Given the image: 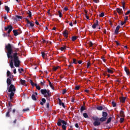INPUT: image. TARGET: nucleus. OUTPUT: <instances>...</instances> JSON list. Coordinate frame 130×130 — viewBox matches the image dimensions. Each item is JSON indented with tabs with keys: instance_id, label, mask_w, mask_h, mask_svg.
I'll return each mask as SVG.
<instances>
[{
	"instance_id": "6",
	"label": "nucleus",
	"mask_w": 130,
	"mask_h": 130,
	"mask_svg": "<svg viewBox=\"0 0 130 130\" xmlns=\"http://www.w3.org/2000/svg\"><path fill=\"white\" fill-rule=\"evenodd\" d=\"M22 16L19 15H16L15 18H14V21L15 22H18V21H21L22 20Z\"/></svg>"
},
{
	"instance_id": "29",
	"label": "nucleus",
	"mask_w": 130,
	"mask_h": 130,
	"mask_svg": "<svg viewBox=\"0 0 130 130\" xmlns=\"http://www.w3.org/2000/svg\"><path fill=\"white\" fill-rule=\"evenodd\" d=\"M77 38H78V37H77V36H73L72 37V41H76V40H77Z\"/></svg>"
},
{
	"instance_id": "23",
	"label": "nucleus",
	"mask_w": 130,
	"mask_h": 130,
	"mask_svg": "<svg viewBox=\"0 0 130 130\" xmlns=\"http://www.w3.org/2000/svg\"><path fill=\"white\" fill-rule=\"evenodd\" d=\"M83 115L84 118H89V116H88V114H87V113H84Z\"/></svg>"
},
{
	"instance_id": "55",
	"label": "nucleus",
	"mask_w": 130,
	"mask_h": 130,
	"mask_svg": "<svg viewBox=\"0 0 130 130\" xmlns=\"http://www.w3.org/2000/svg\"><path fill=\"white\" fill-rule=\"evenodd\" d=\"M30 84H31V86H32V87H34V85L35 83H34V82H33V81H32V80H30Z\"/></svg>"
},
{
	"instance_id": "18",
	"label": "nucleus",
	"mask_w": 130,
	"mask_h": 130,
	"mask_svg": "<svg viewBox=\"0 0 130 130\" xmlns=\"http://www.w3.org/2000/svg\"><path fill=\"white\" fill-rule=\"evenodd\" d=\"M46 102V100L45 99L43 98L42 99V102H40L41 105H44V103Z\"/></svg>"
},
{
	"instance_id": "4",
	"label": "nucleus",
	"mask_w": 130,
	"mask_h": 130,
	"mask_svg": "<svg viewBox=\"0 0 130 130\" xmlns=\"http://www.w3.org/2000/svg\"><path fill=\"white\" fill-rule=\"evenodd\" d=\"M5 31H8H8L7 32L8 34H4V37H7V36L9 37V36H10V33H11V32H12V30H13V26L11 25H8L7 27H5Z\"/></svg>"
},
{
	"instance_id": "37",
	"label": "nucleus",
	"mask_w": 130,
	"mask_h": 130,
	"mask_svg": "<svg viewBox=\"0 0 130 130\" xmlns=\"http://www.w3.org/2000/svg\"><path fill=\"white\" fill-rule=\"evenodd\" d=\"M100 18H103L104 17V13L102 12L101 15H99Z\"/></svg>"
},
{
	"instance_id": "61",
	"label": "nucleus",
	"mask_w": 130,
	"mask_h": 130,
	"mask_svg": "<svg viewBox=\"0 0 130 130\" xmlns=\"http://www.w3.org/2000/svg\"><path fill=\"white\" fill-rule=\"evenodd\" d=\"M96 23H94L96 26H99V23L98 22V20H96Z\"/></svg>"
},
{
	"instance_id": "41",
	"label": "nucleus",
	"mask_w": 130,
	"mask_h": 130,
	"mask_svg": "<svg viewBox=\"0 0 130 130\" xmlns=\"http://www.w3.org/2000/svg\"><path fill=\"white\" fill-rule=\"evenodd\" d=\"M73 63H75V64H77V63H78V62H77V59L74 58Z\"/></svg>"
},
{
	"instance_id": "16",
	"label": "nucleus",
	"mask_w": 130,
	"mask_h": 130,
	"mask_svg": "<svg viewBox=\"0 0 130 130\" xmlns=\"http://www.w3.org/2000/svg\"><path fill=\"white\" fill-rule=\"evenodd\" d=\"M107 119V118L103 117L101 118H99V121H101L102 122H103L104 121H106Z\"/></svg>"
},
{
	"instance_id": "50",
	"label": "nucleus",
	"mask_w": 130,
	"mask_h": 130,
	"mask_svg": "<svg viewBox=\"0 0 130 130\" xmlns=\"http://www.w3.org/2000/svg\"><path fill=\"white\" fill-rule=\"evenodd\" d=\"M75 90H80V86H76Z\"/></svg>"
},
{
	"instance_id": "13",
	"label": "nucleus",
	"mask_w": 130,
	"mask_h": 130,
	"mask_svg": "<svg viewBox=\"0 0 130 130\" xmlns=\"http://www.w3.org/2000/svg\"><path fill=\"white\" fill-rule=\"evenodd\" d=\"M48 82H49V85L50 88H51L52 90H54V87L53 86V85H52V83H51V82H50V80L49 79H48Z\"/></svg>"
},
{
	"instance_id": "38",
	"label": "nucleus",
	"mask_w": 130,
	"mask_h": 130,
	"mask_svg": "<svg viewBox=\"0 0 130 130\" xmlns=\"http://www.w3.org/2000/svg\"><path fill=\"white\" fill-rule=\"evenodd\" d=\"M112 104L113 107H115L116 106V102H112Z\"/></svg>"
},
{
	"instance_id": "49",
	"label": "nucleus",
	"mask_w": 130,
	"mask_h": 130,
	"mask_svg": "<svg viewBox=\"0 0 130 130\" xmlns=\"http://www.w3.org/2000/svg\"><path fill=\"white\" fill-rule=\"evenodd\" d=\"M97 25L96 24H95L94 23L92 25V28H93V29H96V26Z\"/></svg>"
},
{
	"instance_id": "52",
	"label": "nucleus",
	"mask_w": 130,
	"mask_h": 130,
	"mask_svg": "<svg viewBox=\"0 0 130 130\" xmlns=\"http://www.w3.org/2000/svg\"><path fill=\"white\" fill-rule=\"evenodd\" d=\"M3 18H4V20H7V19H8L7 15L6 14H5Z\"/></svg>"
},
{
	"instance_id": "21",
	"label": "nucleus",
	"mask_w": 130,
	"mask_h": 130,
	"mask_svg": "<svg viewBox=\"0 0 130 130\" xmlns=\"http://www.w3.org/2000/svg\"><path fill=\"white\" fill-rule=\"evenodd\" d=\"M112 119V118L109 117L107 122L105 123V124H108V123H110L111 122V120Z\"/></svg>"
},
{
	"instance_id": "31",
	"label": "nucleus",
	"mask_w": 130,
	"mask_h": 130,
	"mask_svg": "<svg viewBox=\"0 0 130 130\" xmlns=\"http://www.w3.org/2000/svg\"><path fill=\"white\" fill-rule=\"evenodd\" d=\"M29 110H30V109H29V108H25V109H23V110H22V111H23V112H27V111H29Z\"/></svg>"
},
{
	"instance_id": "28",
	"label": "nucleus",
	"mask_w": 130,
	"mask_h": 130,
	"mask_svg": "<svg viewBox=\"0 0 130 130\" xmlns=\"http://www.w3.org/2000/svg\"><path fill=\"white\" fill-rule=\"evenodd\" d=\"M5 8L7 13H9L10 12V8L8 6H5Z\"/></svg>"
},
{
	"instance_id": "2",
	"label": "nucleus",
	"mask_w": 130,
	"mask_h": 130,
	"mask_svg": "<svg viewBox=\"0 0 130 130\" xmlns=\"http://www.w3.org/2000/svg\"><path fill=\"white\" fill-rule=\"evenodd\" d=\"M7 90L9 93H10L9 94V98L10 100H12L15 96V93L16 92V87L13 84H11L9 86L7 87Z\"/></svg>"
},
{
	"instance_id": "45",
	"label": "nucleus",
	"mask_w": 130,
	"mask_h": 130,
	"mask_svg": "<svg viewBox=\"0 0 130 130\" xmlns=\"http://www.w3.org/2000/svg\"><path fill=\"white\" fill-rule=\"evenodd\" d=\"M35 24H36L37 26H39V22L37 21V20L36 19H35Z\"/></svg>"
},
{
	"instance_id": "63",
	"label": "nucleus",
	"mask_w": 130,
	"mask_h": 130,
	"mask_svg": "<svg viewBox=\"0 0 130 130\" xmlns=\"http://www.w3.org/2000/svg\"><path fill=\"white\" fill-rule=\"evenodd\" d=\"M46 106L47 108H49V103H47Z\"/></svg>"
},
{
	"instance_id": "39",
	"label": "nucleus",
	"mask_w": 130,
	"mask_h": 130,
	"mask_svg": "<svg viewBox=\"0 0 130 130\" xmlns=\"http://www.w3.org/2000/svg\"><path fill=\"white\" fill-rule=\"evenodd\" d=\"M28 16L29 18H31V17H32V13L31 12V11H28Z\"/></svg>"
},
{
	"instance_id": "62",
	"label": "nucleus",
	"mask_w": 130,
	"mask_h": 130,
	"mask_svg": "<svg viewBox=\"0 0 130 130\" xmlns=\"http://www.w3.org/2000/svg\"><path fill=\"white\" fill-rule=\"evenodd\" d=\"M128 14H130V10L127 11V12L125 14V16L127 15H128Z\"/></svg>"
},
{
	"instance_id": "8",
	"label": "nucleus",
	"mask_w": 130,
	"mask_h": 130,
	"mask_svg": "<svg viewBox=\"0 0 130 130\" xmlns=\"http://www.w3.org/2000/svg\"><path fill=\"white\" fill-rule=\"evenodd\" d=\"M51 96V92H50V90H47V94H45L44 97L45 98H47V97H50Z\"/></svg>"
},
{
	"instance_id": "59",
	"label": "nucleus",
	"mask_w": 130,
	"mask_h": 130,
	"mask_svg": "<svg viewBox=\"0 0 130 130\" xmlns=\"http://www.w3.org/2000/svg\"><path fill=\"white\" fill-rule=\"evenodd\" d=\"M36 88L37 89V90H40L41 89V87H40V86L38 85L37 87H36Z\"/></svg>"
},
{
	"instance_id": "32",
	"label": "nucleus",
	"mask_w": 130,
	"mask_h": 130,
	"mask_svg": "<svg viewBox=\"0 0 130 130\" xmlns=\"http://www.w3.org/2000/svg\"><path fill=\"white\" fill-rule=\"evenodd\" d=\"M6 117H11V115L10 114V112H7L6 114Z\"/></svg>"
},
{
	"instance_id": "35",
	"label": "nucleus",
	"mask_w": 130,
	"mask_h": 130,
	"mask_svg": "<svg viewBox=\"0 0 130 130\" xmlns=\"http://www.w3.org/2000/svg\"><path fill=\"white\" fill-rule=\"evenodd\" d=\"M58 100L59 101V105H60V106H61V104H62V102H61V100H60V99L58 98Z\"/></svg>"
},
{
	"instance_id": "53",
	"label": "nucleus",
	"mask_w": 130,
	"mask_h": 130,
	"mask_svg": "<svg viewBox=\"0 0 130 130\" xmlns=\"http://www.w3.org/2000/svg\"><path fill=\"white\" fill-rule=\"evenodd\" d=\"M90 66H91V63L90 62H87V68H88Z\"/></svg>"
},
{
	"instance_id": "19",
	"label": "nucleus",
	"mask_w": 130,
	"mask_h": 130,
	"mask_svg": "<svg viewBox=\"0 0 130 130\" xmlns=\"http://www.w3.org/2000/svg\"><path fill=\"white\" fill-rule=\"evenodd\" d=\"M31 99L34 100V101H37V99L36 98V96H35V94H32L31 95Z\"/></svg>"
},
{
	"instance_id": "54",
	"label": "nucleus",
	"mask_w": 130,
	"mask_h": 130,
	"mask_svg": "<svg viewBox=\"0 0 130 130\" xmlns=\"http://www.w3.org/2000/svg\"><path fill=\"white\" fill-rule=\"evenodd\" d=\"M124 120V118H120V123H122V122H123V121Z\"/></svg>"
},
{
	"instance_id": "47",
	"label": "nucleus",
	"mask_w": 130,
	"mask_h": 130,
	"mask_svg": "<svg viewBox=\"0 0 130 130\" xmlns=\"http://www.w3.org/2000/svg\"><path fill=\"white\" fill-rule=\"evenodd\" d=\"M66 92H67V89H63L62 90V94H66Z\"/></svg>"
},
{
	"instance_id": "1",
	"label": "nucleus",
	"mask_w": 130,
	"mask_h": 130,
	"mask_svg": "<svg viewBox=\"0 0 130 130\" xmlns=\"http://www.w3.org/2000/svg\"><path fill=\"white\" fill-rule=\"evenodd\" d=\"M5 49L7 50V55L8 58H11L10 63L9 64L11 69H15L16 68H19L20 64H21V60L20 58L18 56V51L19 49L13 48V45L9 43L5 45ZM14 64L15 67L14 66Z\"/></svg>"
},
{
	"instance_id": "43",
	"label": "nucleus",
	"mask_w": 130,
	"mask_h": 130,
	"mask_svg": "<svg viewBox=\"0 0 130 130\" xmlns=\"http://www.w3.org/2000/svg\"><path fill=\"white\" fill-rule=\"evenodd\" d=\"M11 111H12V107H9L8 108L7 112H9V113H10V112H11Z\"/></svg>"
},
{
	"instance_id": "58",
	"label": "nucleus",
	"mask_w": 130,
	"mask_h": 130,
	"mask_svg": "<svg viewBox=\"0 0 130 130\" xmlns=\"http://www.w3.org/2000/svg\"><path fill=\"white\" fill-rule=\"evenodd\" d=\"M43 43H48V41L43 39Z\"/></svg>"
},
{
	"instance_id": "17",
	"label": "nucleus",
	"mask_w": 130,
	"mask_h": 130,
	"mask_svg": "<svg viewBox=\"0 0 130 130\" xmlns=\"http://www.w3.org/2000/svg\"><path fill=\"white\" fill-rule=\"evenodd\" d=\"M120 115L121 117H125V115H124V112L123 111L121 110L120 111Z\"/></svg>"
},
{
	"instance_id": "56",
	"label": "nucleus",
	"mask_w": 130,
	"mask_h": 130,
	"mask_svg": "<svg viewBox=\"0 0 130 130\" xmlns=\"http://www.w3.org/2000/svg\"><path fill=\"white\" fill-rule=\"evenodd\" d=\"M63 34L67 35V34H69V33L68 32L67 30H65L63 31Z\"/></svg>"
},
{
	"instance_id": "57",
	"label": "nucleus",
	"mask_w": 130,
	"mask_h": 130,
	"mask_svg": "<svg viewBox=\"0 0 130 130\" xmlns=\"http://www.w3.org/2000/svg\"><path fill=\"white\" fill-rule=\"evenodd\" d=\"M63 36H64V37H66V38H68V36H69V34H63Z\"/></svg>"
},
{
	"instance_id": "20",
	"label": "nucleus",
	"mask_w": 130,
	"mask_h": 130,
	"mask_svg": "<svg viewBox=\"0 0 130 130\" xmlns=\"http://www.w3.org/2000/svg\"><path fill=\"white\" fill-rule=\"evenodd\" d=\"M108 115V114L107 113V112H103L102 113L103 117H107Z\"/></svg>"
},
{
	"instance_id": "60",
	"label": "nucleus",
	"mask_w": 130,
	"mask_h": 130,
	"mask_svg": "<svg viewBox=\"0 0 130 130\" xmlns=\"http://www.w3.org/2000/svg\"><path fill=\"white\" fill-rule=\"evenodd\" d=\"M122 8L124 11H126V8H125V5H123Z\"/></svg>"
},
{
	"instance_id": "22",
	"label": "nucleus",
	"mask_w": 130,
	"mask_h": 130,
	"mask_svg": "<svg viewBox=\"0 0 130 130\" xmlns=\"http://www.w3.org/2000/svg\"><path fill=\"white\" fill-rule=\"evenodd\" d=\"M107 72L109 73V74H113V71L110 69L109 68L107 69Z\"/></svg>"
},
{
	"instance_id": "34",
	"label": "nucleus",
	"mask_w": 130,
	"mask_h": 130,
	"mask_svg": "<svg viewBox=\"0 0 130 130\" xmlns=\"http://www.w3.org/2000/svg\"><path fill=\"white\" fill-rule=\"evenodd\" d=\"M58 15H59V17L60 18H61L62 17V14L61 13V12H60V11H58Z\"/></svg>"
},
{
	"instance_id": "24",
	"label": "nucleus",
	"mask_w": 130,
	"mask_h": 130,
	"mask_svg": "<svg viewBox=\"0 0 130 130\" xmlns=\"http://www.w3.org/2000/svg\"><path fill=\"white\" fill-rule=\"evenodd\" d=\"M96 108L98 110H100V111L103 110V107H102V106L96 107Z\"/></svg>"
},
{
	"instance_id": "11",
	"label": "nucleus",
	"mask_w": 130,
	"mask_h": 130,
	"mask_svg": "<svg viewBox=\"0 0 130 130\" xmlns=\"http://www.w3.org/2000/svg\"><path fill=\"white\" fill-rule=\"evenodd\" d=\"M116 11L118 14H119V15H120L121 14H123V11H122V9L121 8H116Z\"/></svg>"
},
{
	"instance_id": "30",
	"label": "nucleus",
	"mask_w": 130,
	"mask_h": 130,
	"mask_svg": "<svg viewBox=\"0 0 130 130\" xmlns=\"http://www.w3.org/2000/svg\"><path fill=\"white\" fill-rule=\"evenodd\" d=\"M67 49V46H63V47H61V48H60V49L61 50V51H63V50H64L65 49Z\"/></svg>"
},
{
	"instance_id": "14",
	"label": "nucleus",
	"mask_w": 130,
	"mask_h": 130,
	"mask_svg": "<svg viewBox=\"0 0 130 130\" xmlns=\"http://www.w3.org/2000/svg\"><path fill=\"white\" fill-rule=\"evenodd\" d=\"M126 99V98L124 97V96H122V97L120 98V102L122 103H124V102H125V100Z\"/></svg>"
},
{
	"instance_id": "42",
	"label": "nucleus",
	"mask_w": 130,
	"mask_h": 130,
	"mask_svg": "<svg viewBox=\"0 0 130 130\" xmlns=\"http://www.w3.org/2000/svg\"><path fill=\"white\" fill-rule=\"evenodd\" d=\"M9 79H10V80H13L14 79V76L13 75H11L10 76H9Z\"/></svg>"
},
{
	"instance_id": "44",
	"label": "nucleus",
	"mask_w": 130,
	"mask_h": 130,
	"mask_svg": "<svg viewBox=\"0 0 130 130\" xmlns=\"http://www.w3.org/2000/svg\"><path fill=\"white\" fill-rule=\"evenodd\" d=\"M90 47H92V46H93V43H92V42H89L88 43Z\"/></svg>"
},
{
	"instance_id": "27",
	"label": "nucleus",
	"mask_w": 130,
	"mask_h": 130,
	"mask_svg": "<svg viewBox=\"0 0 130 130\" xmlns=\"http://www.w3.org/2000/svg\"><path fill=\"white\" fill-rule=\"evenodd\" d=\"M20 83H21V85H25L26 84V80L21 79Z\"/></svg>"
},
{
	"instance_id": "51",
	"label": "nucleus",
	"mask_w": 130,
	"mask_h": 130,
	"mask_svg": "<svg viewBox=\"0 0 130 130\" xmlns=\"http://www.w3.org/2000/svg\"><path fill=\"white\" fill-rule=\"evenodd\" d=\"M128 20V16H125V18H124V21L126 22Z\"/></svg>"
},
{
	"instance_id": "46",
	"label": "nucleus",
	"mask_w": 130,
	"mask_h": 130,
	"mask_svg": "<svg viewBox=\"0 0 130 130\" xmlns=\"http://www.w3.org/2000/svg\"><path fill=\"white\" fill-rule=\"evenodd\" d=\"M42 56L43 57V58H44V57H45V53L42 52Z\"/></svg>"
},
{
	"instance_id": "12",
	"label": "nucleus",
	"mask_w": 130,
	"mask_h": 130,
	"mask_svg": "<svg viewBox=\"0 0 130 130\" xmlns=\"http://www.w3.org/2000/svg\"><path fill=\"white\" fill-rule=\"evenodd\" d=\"M120 28V26L119 25H118L116 28V29L115 30V32H114V34H118V31H119V28Z\"/></svg>"
},
{
	"instance_id": "26",
	"label": "nucleus",
	"mask_w": 130,
	"mask_h": 130,
	"mask_svg": "<svg viewBox=\"0 0 130 130\" xmlns=\"http://www.w3.org/2000/svg\"><path fill=\"white\" fill-rule=\"evenodd\" d=\"M30 25L31 28H33L34 27V23H33V21H29V23H27Z\"/></svg>"
},
{
	"instance_id": "48",
	"label": "nucleus",
	"mask_w": 130,
	"mask_h": 130,
	"mask_svg": "<svg viewBox=\"0 0 130 130\" xmlns=\"http://www.w3.org/2000/svg\"><path fill=\"white\" fill-rule=\"evenodd\" d=\"M45 83V81H44V82L42 81H41L40 84H41V86H44Z\"/></svg>"
},
{
	"instance_id": "33",
	"label": "nucleus",
	"mask_w": 130,
	"mask_h": 130,
	"mask_svg": "<svg viewBox=\"0 0 130 130\" xmlns=\"http://www.w3.org/2000/svg\"><path fill=\"white\" fill-rule=\"evenodd\" d=\"M58 68H59V67H58V66L56 67H53V71L55 72V71H56L58 69Z\"/></svg>"
},
{
	"instance_id": "15",
	"label": "nucleus",
	"mask_w": 130,
	"mask_h": 130,
	"mask_svg": "<svg viewBox=\"0 0 130 130\" xmlns=\"http://www.w3.org/2000/svg\"><path fill=\"white\" fill-rule=\"evenodd\" d=\"M124 71H125L126 75H127V76H129L130 72H129V71L128 70V69H127V68L126 67H124Z\"/></svg>"
},
{
	"instance_id": "36",
	"label": "nucleus",
	"mask_w": 130,
	"mask_h": 130,
	"mask_svg": "<svg viewBox=\"0 0 130 130\" xmlns=\"http://www.w3.org/2000/svg\"><path fill=\"white\" fill-rule=\"evenodd\" d=\"M18 72L20 74H22V72H24V69H23L22 68L21 69H18Z\"/></svg>"
},
{
	"instance_id": "9",
	"label": "nucleus",
	"mask_w": 130,
	"mask_h": 130,
	"mask_svg": "<svg viewBox=\"0 0 130 130\" xmlns=\"http://www.w3.org/2000/svg\"><path fill=\"white\" fill-rule=\"evenodd\" d=\"M41 94H42V95H44H44H47V89H41Z\"/></svg>"
},
{
	"instance_id": "7",
	"label": "nucleus",
	"mask_w": 130,
	"mask_h": 130,
	"mask_svg": "<svg viewBox=\"0 0 130 130\" xmlns=\"http://www.w3.org/2000/svg\"><path fill=\"white\" fill-rule=\"evenodd\" d=\"M13 32L14 33V36H18V35H20V34H22V31L21 30H20V32H19L18 30L13 29Z\"/></svg>"
},
{
	"instance_id": "25",
	"label": "nucleus",
	"mask_w": 130,
	"mask_h": 130,
	"mask_svg": "<svg viewBox=\"0 0 130 130\" xmlns=\"http://www.w3.org/2000/svg\"><path fill=\"white\" fill-rule=\"evenodd\" d=\"M84 110H86V108L84 106H82L80 108V111L81 112H83Z\"/></svg>"
},
{
	"instance_id": "64",
	"label": "nucleus",
	"mask_w": 130,
	"mask_h": 130,
	"mask_svg": "<svg viewBox=\"0 0 130 130\" xmlns=\"http://www.w3.org/2000/svg\"><path fill=\"white\" fill-rule=\"evenodd\" d=\"M93 2L96 4H98V3L99 2V0H93Z\"/></svg>"
},
{
	"instance_id": "10",
	"label": "nucleus",
	"mask_w": 130,
	"mask_h": 130,
	"mask_svg": "<svg viewBox=\"0 0 130 130\" xmlns=\"http://www.w3.org/2000/svg\"><path fill=\"white\" fill-rule=\"evenodd\" d=\"M7 87H9V86L12 85V81L11 80V79L7 78Z\"/></svg>"
},
{
	"instance_id": "40",
	"label": "nucleus",
	"mask_w": 130,
	"mask_h": 130,
	"mask_svg": "<svg viewBox=\"0 0 130 130\" xmlns=\"http://www.w3.org/2000/svg\"><path fill=\"white\" fill-rule=\"evenodd\" d=\"M7 77H10L11 76V72L8 71L7 72Z\"/></svg>"
},
{
	"instance_id": "5",
	"label": "nucleus",
	"mask_w": 130,
	"mask_h": 130,
	"mask_svg": "<svg viewBox=\"0 0 130 130\" xmlns=\"http://www.w3.org/2000/svg\"><path fill=\"white\" fill-rule=\"evenodd\" d=\"M93 120H94L93 122V125L94 126H99L101 124V122H99V118L98 117H92Z\"/></svg>"
},
{
	"instance_id": "3",
	"label": "nucleus",
	"mask_w": 130,
	"mask_h": 130,
	"mask_svg": "<svg viewBox=\"0 0 130 130\" xmlns=\"http://www.w3.org/2000/svg\"><path fill=\"white\" fill-rule=\"evenodd\" d=\"M68 123L61 119H58V122H57V125L58 126H62V128L63 130H67V125Z\"/></svg>"
}]
</instances>
